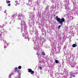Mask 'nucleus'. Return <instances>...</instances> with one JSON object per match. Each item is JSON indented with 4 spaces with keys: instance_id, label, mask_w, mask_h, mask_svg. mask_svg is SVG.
<instances>
[{
    "instance_id": "f257e3e1",
    "label": "nucleus",
    "mask_w": 78,
    "mask_h": 78,
    "mask_svg": "<svg viewBox=\"0 0 78 78\" xmlns=\"http://www.w3.org/2000/svg\"><path fill=\"white\" fill-rule=\"evenodd\" d=\"M55 19L56 20L58 21V22L62 26L63 25V22H65L64 18H63L61 19V18H58V16H56Z\"/></svg>"
},
{
    "instance_id": "f03ea898",
    "label": "nucleus",
    "mask_w": 78,
    "mask_h": 78,
    "mask_svg": "<svg viewBox=\"0 0 78 78\" xmlns=\"http://www.w3.org/2000/svg\"><path fill=\"white\" fill-rule=\"evenodd\" d=\"M28 72L29 73H30L31 74L33 75V74H34V71H32L31 69H29Z\"/></svg>"
},
{
    "instance_id": "7ed1b4c3",
    "label": "nucleus",
    "mask_w": 78,
    "mask_h": 78,
    "mask_svg": "<svg viewBox=\"0 0 78 78\" xmlns=\"http://www.w3.org/2000/svg\"><path fill=\"white\" fill-rule=\"evenodd\" d=\"M72 47L73 48H74L75 47H76V44H73L72 45Z\"/></svg>"
},
{
    "instance_id": "20e7f679",
    "label": "nucleus",
    "mask_w": 78,
    "mask_h": 78,
    "mask_svg": "<svg viewBox=\"0 0 78 78\" xmlns=\"http://www.w3.org/2000/svg\"><path fill=\"white\" fill-rule=\"evenodd\" d=\"M15 78H21V75L20 74H19L18 75V78L17 77H15Z\"/></svg>"
},
{
    "instance_id": "39448f33",
    "label": "nucleus",
    "mask_w": 78,
    "mask_h": 78,
    "mask_svg": "<svg viewBox=\"0 0 78 78\" xmlns=\"http://www.w3.org/2000/svg\"><path fill=\"white\" fill-rule=\"evenodd\" d=\"M1 41L4 42L5 41V38H1Z\"/></svg>"
},
{
    "instance_id": "423d86ee",
    "label": "nucleus",
    "mask_w": 78,
    "mask_h": 78,
    "mask_svg": "<svg viewBox=\"0 0 78 78\" xmlns=\"http://www.w3.org/2000/svg\"><path fill=\"white\" fill-rule=\"evenodd\" d=\"M55 63H56L57 64H58V63H59V61L57 60H55Z\"/></svg>"
},
{
    "instance_id": "0eeeda50",
    "label": "nucleus",
    "mask_w": 78,
    "mask_h": 78,
    "mask_svg": "<svg viewBox=\"0 0 78 78\" xmlns=\"http://www.w3.org/2000/svg\"><path fill=\"white\" fill-rule=\"evenodd\" d=\"M15 70L14 71V72H17V70H18V69H17V67H16L15 68Z\"/></svg>"
},
{
    "instance_id": "6e6552de",
    "label": "nucleus",
    "mask_w": 78,
    "mask_h": 78,
    "mask_svg": "<svg viewBox=\"0 0 78 78\" xmlns=\"http://www.w3.org/2000/svg\"><path fill=\"white\" fill-rule=\"evenodd\" d=\"M21 68H22V66H19L18 67V69H21Z\"/></svg>"
},
{
    "instance_id": "1a4fd4ad",
    "label": "nucleus",
    "mask_w": 78,
    "mask_h": 78,
    "mask_svg": "<svg viewBox=\"0 0 78 78\" xmlns=\"http://www.w3.org/2000/svg\"><path fill=\"white\" fill-rule=\"evenodd\" d=\"M42 55H44V56L45 55V52H42Z\"/></svg>"
},
{
    "instance_id": "9d476101",
    "label": "nucleus",
    "mask_w": 78,
    "mask_h": 78,
    "mask_svg": "<svg viewBox=\"0 0 78 78\" xmlns=\"http://www.w3.org/2000/svg\"><path fill=\"white\" fill-rule=\"evenodd\" d=\"M61 26H62V25H59L58 27V29H60V28H61Z\"/></svg>"
},
{
    "instance_id": "9b49d317",
    "label": "nucleus",
    "mask_w": 78,
    "mask_h": 78,
    "mask_svg": "<svg viewBox=\"0 0 78 78\" xmlns=\"http://www.w3.org/2000/svg\"><path fill=\"white\" fill-rule=\"evenodd\" d=\"M10 2H11V1H6V3H7V4L9 3Z\"/></svg>"
},
{
    "instance_id": "f8f14e48",
    "label": "nucleus",
    "mask_w": 78,
    "mask_h": 78,
    "mask_svg": "<svg viewBox=\"0 0 78 78\" xmlns=\"http://www.w3.org/2000/svg\"><path fill=\"white\" fill-rule=\"evenodd\" d=\"M8 6H11V4L9 3V4H8Z\"/></svg>"
},
{
    "instance_id": "ddd939ff",
    "label": "nucleus",
    "mask_w": 78,
    "mask_h": 78,
    "mask_svg": "<svg viewBox=\"0 0 78 78\" xmlns=\"http://www.w3.org/2000/svg\"><path fill=\"white\" fill-rule=\"evenodd\" d=\"M40 70H42V67H41V66H40Z\"/></svg>"
},
{
    "instance_id": "4468645a",
    "label": "nucleus",
    "mask_w": 78,
    "mask_h": 78,
    "mask_svg": "<svg viewBox=\"0 0 78 78\" xmlns=\"http://www.w3.org/2000/svg\"><path fill=\"white\" fill-rule=\"evenodd\" d=\"M4 48L5 49H6V48H7V47L6 46H4Z\"/></svg>"
},
{
    "instance_id": "2eb2a0df",
    "label": "nucleus",
    "mask_w": 78,
    "mask_h": 78,
    "mask_svg": "<svg viewBox=\"0 0 78 78\" xmlns=\"http://www.w3.org/2000/svg\"><path fill=\"white\" fill-rule=\"evenodd\" d=\"M12 75V74H11L9 75V77H10V76H11Z\"/></svg>"
},
{
    "instance_id": "dca6fc26",
    "label": "nucleus",
    "mask_w": 78,
    "mask_h": 78,
    "mask_svg": "<svg viewBox=\"0 0 78 78\" xmlns=\"http://www.w3.org/2000/svg\"><path fill=\"white\" fill-rule=\"evenodd\" d=\"M68 12H69V10H67V13H68V14H69V13Z\"/></svg>"
},
{
    "instance_id": "f3484780",
    "label": "nucleus",
    "mask_w": 78,
    "mask_h": 78,
    "mask_svg": "<svg viewBox=\"0 0 78 78\" xmlns=\"http://www.w3.org/2000/svg\"><path fill=\"white\" fill-rule=\"evenodd\" d=\"M73 77H75V75H73Z\"/></svg>"
},
{
    "instance_id": "a211bd4d",
    "label": "nucleus",
    "mask_w": 78,
    "mask_h": 78,
    "mask_svg": "<svg viewBox=\"0 0 78 78\" xmlns=\"http://www.w3.org/2000/svg\"><path fill=\"white\" fill-rule=\"evenodd\" d=\"M1 8H0V10H1Z\"/></svg>"
},
{
    "instance_id": "6ab92c4d",
    "label": "nucleus",
    "mask_w": 78,
    "mask_h": 78,
    "mask_svg": "<svg viewBox=\"0 0 78 78\" xmlns=\"http://www.w3.org/2000/svg\"><path fill=\"white\" fill-rule=\"evenodd\" d=\"M5 42H6V41H5Z\"/></svg>"
}]
</instances>
